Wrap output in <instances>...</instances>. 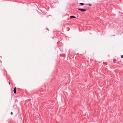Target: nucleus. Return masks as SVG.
I'll list each match as a JSON object with an SVG mask.
<instances>
[{"label": "nucleus", "instance_id": "20e7f679", "mask_svg": "<svg viewBox=\"0 0 123 123\" xmlns=\"http://www.w3.org/2000/svg\"><path fill=\"white\" fill-rule=\"evenodd\" d=\"M80 4L81 6H82L84 5V4L83 3H80Z\"/></svg>", "mask_w": 123, "mask_h": 123}, {"label": "nucleus", "instance_id": "7ed1b4c3", "mask_svg": "<svg viewBox=\"0 0 123 123\" xmlns=\"http://www.w3.org/2000/svg\"><path fill=\"white\" fill-rule=\"evenodd\" d=\"M70 18H76L74 16H71L70 17Z\"/></svg>", "mask_w": 123, "mask_h": 123}, {"label": "nucleus", "instance_id": "6e6552de", "mask_svg": "<svg viewBox=\"0 0 123 123\" xmlns=\"http://www.w3.org/2000/svg\"><path fill=\"white\" fill-rule=\"evenodd\" d=\"M10 84V82H9V84Z\"/></svg>", "mask_w": 123, "mask_h": 123}, {"label": "nucleus", "instance_id": "423d86ee", "mask_svg": "<svg viewBox=\"0 0 123 123\" xmlns=\"http://www.w3.org/2000/svg\"><path fill=\"white\" fill-rule=\"evenodd\" d=\"M88 5L90 6H91V5L90 4H88Z\"/></svg>", "mask_w": 123, "mask_h": 123}, {"label": "nucleus", "instance_id": "f03ea898", "mask_svg": "<svg viewBox=\"0 0 123 123\" xmlns=\"http://www.w3.org/2000/svg\"><path fill=\"white\" fill-rule=\"evenodd\" d=\"M16 87H15L14 88V90H13V92H14V93L15 94H16Z\"/></svg>", "mask_w": 123, "mask_h": 123}, {"label": "nucleus", "instance_id": "0eeeda50", "mask_svg": "<svg viewBox=\"0 0 123 123\" xmlns=\"http://www.w3.org/2000/svg\"><path fill=\"white\" fill-rule=\"evenodd\" d=\"M12 114H13V113H12V112H11V115H12Z\"/></svg>", "mask_w": 123, "mask_h": 123}, {"label": "nucleus", "instance_id": "f257e3e1", "mask_svg": "<svg viewBox=\"0 0 123 123\" xmlns=\"http://www.w3.org/2000/svg\"><path fill=\"white\" fill-rule=\"evenodd\" d=\"M78 10H79L80 11H81L82 12H83L84 11H86V10L83 9L79 8L78 9Z\"/></svg>", "mask_w": 123, "mask_h": 123}, {"label": "nucleus", "instance_id": "39448f33", "mask_svg": "<svg viewBox=\"0 0 123 123\" xmlns=\"http://www.w3.org/2000/svg\"><path fill=\"white\" fill-rule=\"evenodd\" d=\"M121 57L122 58H123V55H121Z\"/></svg>", "mask_w": 123, "mask_h": 123}]
</instances>
